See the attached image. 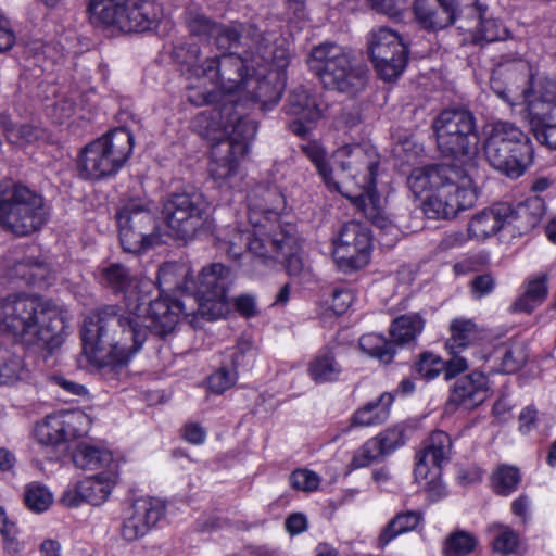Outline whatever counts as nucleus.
<instances>
[{
	"instance_id": "nucleus-1",
	"label": "nucleus",
	"mask_w": 556,
	"mask_h": 556,
	"mask_svg": "<svg viewBox=\"0 0 556 556\" xmlns=\"http://www.w3.org/2000/svg\"><path fill=\"white\" fill-rule=\"evenodd\" d=\"M194 298L160 296L151 301L144 317L139 315L141 304L128 305L124 312L115 305H105L85 318L81 328L84 351L105 365L123 366L141 349L149 333L165 337L172 333L182 315L189 324L199 327L200 315Z\"/></svg>"
},
{
	"instance_id": "nucleus-2",
	"label": "nucleus",
	"mask_w": 556,
	"mask_h": 556,
	"mask_svg": "<svg viewBox=\"0 0 556 556\" xmlns=\"http://www.w3.org/2000/svg\"><path fill=\"white\" fill-rule=\"evenodd\" d=\"M248 219L255 227L251 253L264 261H281L290 276H300L305 264L302 248L291 225L280 224L285 198L276 187L258 186L248 197Z\"/></svg>"
},
{
	"instance_id": "nucleus-3",
	"label": "nucleus",
	"mask_w": 556,
	"mask_h": 556,
	"mask_svg": "<svg viewBox=\"0 0 556 556\" xmlns=\"http://www.w3.org/2000/svg\"><path fill=\"white\" fill-rule=\"evenodd\" d=\"M483 149L488 163L509 178L522 176L533 160L530 138L507 121L498 119L485 126Z\"/></svg>"
},
{
	"instance_id": "nucleus-4",
	"label": "nucleus",
	"mask_w": 556,
	"mask_h": 556,
	"mask_svg": "<svg viewBox=\"0 0 556 556\" xmlns=\"http://www.w3.org/2000/svg\"><path fill=\"white\" fill-rule=\"evenodd\" d=\"M308 66L325 88L355 97L369 81L366 65L355 62L351 53L334 43H323L309 53Z\"/></svg>"
},
{
	"instance_id": "nucleus-5",
	"label": "nucleus",
	"mask_w": 556,
	"mask_h": 556,
	"mask_svg": "<svg viewBox=\"0 0 556 556\" xmlns=\"http://www.w3.org/2000/svg\"><path fill=\"white\" fill-rule=\"evenodd\" d=\"M49 213L41 194L18 182H0V229L14 237L40 230Z\"/></svg>"
},
{
	"instance_id": "nucleus-6",
	"label": "nucleus",
	"mask_w": 556,
	"mask_h": 556,
	"mask_svg": "<svg viewBox=\"0 0 556 556\" xmlns=\"http://www.w3.org/2000/svg\"><path fill=\"white\" fill-rule=\"evenodd\" d=\"M134 136L126 128H116L84 148L78 161L79 176L100 180L115 175L128 160Z\"/></svg>"
},
{
	"instance_id": "nucleus-7",
	"label": "nucleus",
	"mask_w": 556,
	"mask_h": 556,
	"mask_svg": "<svg viewBox=\"0 0 556 556\" xmlns=\"http://www.w3.org/2000/svg\"><path fill=\"white\" fill-rule=\"evenodd\" d=\"M163 215L170 235L187 242L208 228L211 203L203 192L192 188L169 194Z\"/></svg>"
},
{
	"instance_id": "nucleus-8",
	"label": "nucleus",
	"mask_w": 556,
	"mask_h": 556,
	"mask_svg": "<svg viewBox=\"0 0 556 556\" xmlns=\"http://www.w3.org/2000/svg\"><path fill=\"white\" fill-rule=\"evenodd\" d=\"M437 146L444 156L460 160L475 154L479 142L477 121L465 108L443 110L432 123Z\"/></svg>"
},
{
	"instance_id": "nucleus-9",
	"label": "nucleus",
	"mask_w": 556,
	"mask_h": 556,
	"mask_svg": "<svg viewBox=\"0 0 556 556\" xmlns=\"http://www.w3.org/2000/svg\"><path fill=\"white\" fill-rule=\"evenodd\" d=\"M116 219L119 241L124 251L140 253L159 243L156 219L148 201L128 200L118 210Z\"/></svg>"
},
{
	"instance_id": "nucleus-10",
	"label": "nucleus",
	"mask_w": 556,
	"mask_h": 556,
	"mask_svg": "<svg viewBox=\"0 0 556 556\" xmlns=\"http://www.w3.org/2000/svg\"><path fill=\"white\" fill-rule=\"evenodd\" d=\"M232 281L231 270L214 263L199 273L197 281L191 280V292L185 294L194 298V308L201 318L214 320L227 312V291Z\"/></svg>"
},
{
	"instance_id": "nucleus-11",
	"label": "nucleus",
	"mask_w": 556,
	"mask_h": 556,
	"mask_svg": "<svg viewBox=\"0 0 556 556\" xmlns=\"http://www.w3.org/2000/svg\"><path fill=\"white\" fill-rule=\"evenodd\" d=\"M457 178L442 181L424 202V212L429 218L450 219L462 211L471 207L477 199L472 180L467 172L453 165Z\"/></svg>"
},
{
	"instance_id": "nucleus-12",
	"label": "nucleus",
	"mask_w": 556,
	"mask_h": 556,
	"mask_svg": "<svg viewBox=\"0 0 556 556\" xmlns=\"http://www.w3.org/2000/svg\"><path fill=\"white\" fill-rule=\"evenodd\" d=\"M251 52L244 55L236 53L222 54L206 59L199 67L198 75L206 77L223 92L222 96L237 99V92H243L245 81L251 73Z\"/></svg>"
},
{
	"instance_id": "nucleus-13",
	"label": "nucleus",
	"mask_w": 556,
	"mask_h": 556,
	"mask_svg": "<svg viewBox=\"0 0 556 556\" xmlns=\"http://www.w3.org/2000/svg\"><path fill=\"white\" fill-rule=\"evenodd\" d=\"M368 51L380 77L387 81L396 79L408 60V49L396 31L380 27L368 40Z\"/></svg>"
},
{
	"instance_id": "nucleus-14",
	"label": "nucleus",
	"mask_w": 556,
	"mask_h": 556,
	"mask_svg": "<svg viewBox=\"0 0 556 556\" xmlns=\"http://www.w3.org/2000/svg\"><path fill=\"white\" fill-rule=\"evenodd\" d=\"M478 0H416L414 12L422 28L438 30L458 22V29L469 26L464 22L471 13L479 15Z\"/></svg>"
},
{
	"instance_id": "nucleus-15",
	"label": "nucleus",
	"mask_w": 556,
	"mask_h": 556,
	"mask_svg": "<svg viewBox=\"0 0 556 556\" xmlns=\"http://www.w3.org/2000/svg\"><path fill=\"white\" fill-rule=\"evenodd\" d=\"M23 343L53 352L65 341L67 325L61 308L41 296Z\"/></svg>"
},
{
	"instance_id": "nucleus-16",
	"label": "nucleus",
	"mask_w": 556,
	"mask_h": 556,
	"mask_svg": "<svg viewBox=\"0 0 556 556\" xmlns=\"http://www.w3.org/2000/svg\"><path fill=\"white\" fill-rule=\"evenodd\" d=\"M334 156L345 178L354 180L361 189L362 192L356 198L376 188L379 154L374 147L346 144L338 149Z\"/></svg>"
},
{
	"instance_id": "nucleus-17",
	"label": "nucleus",
	"mask_w": 556,
	"mask_h": 556,
	"mask_svg": "<svg viewBox=\"0 0 556 556\" xmlns=\"http://www.w3.org/2000/svg\"><path fill=\"white\" fill-rule=\"evenodd\" d=\"M371 236L366 226L358 222L342 225L333 240V257L343 267L358 269L369 262Z\"/></svg>"
},
{
	"instance_id": "nucleus-18",
	"label": "nucleus",
	"mask_w": 556,
	"mask_h": 556,
	"mask_svg": "<svg viewBox=\"0 0 556 556\" xmlns=\"http://www.w3.org/2000/svg\"><path fill=\"white\" fill-rule=\"evenodd\" d=\"M41 296L12 293L0 300V331L23 342Z\"/></svg>"
},
{
	"instance_id": "nucleus-19",
	"label": "nucleus",
	"mask_w": 556,
	"mask_h": 556,
	"mask_svg": "<svg viewBox=\"0 0 556 556\" xmlns=\"http://www.w3.org/2000/svg\"><path fill=\"white\" fill-rule=\"evenodd\" d=\"M218 119L216 124L223 129L225 138L218 142H228L232 147L243 146L244 154L249 150V143L254 138L257 126L245 116V108L240 99L225 98L217 110Z\"/></svg>"
},
{
	"instance_id": "nucleus-20",
	"label": "nucleus",
	"mask_w": 556,
	"mask_h": 556,
	"mask_svg": "<svg viewBox=\"0 0 556 556\" xmlns=\"http://www.w3.org/2000/svg\"><path fill=\"white\" fill-rule=\"evenodd\" d=\"M285 112L295 117L288 124V129L301 138L306 137L323 116L316 96L303 86L289 93Z\"/></svg>"
},
{
	"instance_id": "nucleus-21",
	"label": "nucleus",
	"mask_w": 556,
	"mask_h": 556,
	"mask_svg": "<svg viewBox=\"0 0 556 556\" xmlns=\"http://www.w3.org/2000/svg\"><path fill=\"white\" fill-rule=\"evenodd\" d=\"M164 505L155 498L141 497L136 500L129 516L124 520L121 535L128 542L143 536L164 515Z\"/></svg>"
},
{
	"instance_id": "nucleus-22",
	"label": "nucleus",
	"mask_w": 556,
	"mask_h": 556,
	"mask_svg": "<svg viewBox=\"0 0 556 556\" xmlns=\"http://www.w3.org/2000/svg\"><path fill=\"white\" fill-rule=\"evenodd\" d=\"M451 454V437L441 430L433 431L425 441L422 451L416 455V479H428L430 469L438 476L443 464L450 460Z\"/></svg>"
},
{
	"instance_id": "nucleus-23",
	"label": "nucleus",
	"mask_w": 556,
	"mask_h": 556,
	"mask_svg": "<svg viewBox=\"0 0 556 556\" xmlns=\"http://www.w3.org/2000/svg\"><path fill=\"white\" fill-rule=\"evenodd\" d=\"M116 483L114 472H101L81 480L74 491H67L62 497V503L67 507H77L81 502L93 506L103 504Z\"/></svg>"
},
{
	"instance_id": "nucleus-24",
	"label": "nucleus",
	"mask_w": 556,
	"mask_h": 556,
	"mask_svg": "<svg viewBox=\"0 0 556 556\" xmlns=\"http://www.w3.org/2000/svg\"><path fill=\"white\" fill-rule=\"evenodd\" d=\"M161 14L162 9L155 2L141 0L130 5L127 2L111 25L126 34L142 33L155 27Z\"/></svg>"
},
{
	"instance_id": "nucleus-25",
	"label": "nucleus",
	"mask_w": 556,
	"mask_h": 556,
	"mask_svg": "<svg viewBox=\"0 0 556 556\" xmlns=\"http://www.w3.org/2000/svg\"><path fill=\"white\" fill-rule=\"evenodd\" d=\"M252 73L245 81L243 92L245 97L260 102L267 109L276 105L282 96V84L278 81V74L251 65Z\"/></svg>"
},
{
	"instance_id": "nucleus-26",
	"label": "nucleus",
	"mask_w": 556,
	"mask_h": 556,
	"mask_svg": "<svg viewBox=\"0 0 556 556\" xmlns=\"http://www.w3.org/2000/svg\"><path fill=\"white\" fill-rule=\"evenodd\" d=\"M488 381V377L480 371L458 378L451 389L448 405L467 409L477 407L486 397Z\"/></svg>"
},
{
	"instance_id": "nucleus-27",
	"label": "nucleus",
	"mask_w": 556,
	"mask_h": 556,
	"mask_svg": "<svg viewBox=\"0 0 556 556\" xmlns=\"http://www.w3.org/2000/svg\"><path fill=\"white\" fill-rule=\"evenodd\" d=\"M244 155L243 146L232 147L228 142H215L211 149L210 174L212 178L232 187L231 180L238 174V157Z\"/></svg>"
},
{
	"instance_id": "nucleus-28",
	"label": "nucleus",
	"mask_w": 556,
	"mask_h": 556,
	"mask_svg": "<svg viewBox=\"0 0 556 556\" xmlns=\"http://www.w3.org/2000/svg\"><path fill=\"white\" fill-rule=\"evenodd\" d=\"M506 217L508 233L513 237L522 236L535 228L545 215V204L540 197H532L517 204L509 205Z\"/></svg>"
},
{
	"instance_id": "nucleus-29",
	"label": "nucleus",
	"mask_w": 556,
	"mask_h": 556,
	"mask_svg": "<svg viewBox=\"0 0 556 556\" xmlns=\"http://www.w3.org/2000/svg\"><path fill=\"white\" fill-rule=\"evenodd\" d=\"M508 203H498L492 207L484 208L477 213L468 224V233L472 239L484 240L500 230H506L507 214H509Z\"/></svg>"
},
{
	"instance_id": "nucleus-30",
	"label": "nucleus",
	"mask_w": 556,
	"mask_h": 556,
	"mask_svg": "<svg viewBox=\"0 0 556 556\" xmlns=\"http://www.w3.org/2000/svg\"><path fill=\"white\" fill-rule=\"evenodd\" d=\"M251 52V63L265 71H273L277 73L283 70L289 64V52L282 46L275 45L265 34L260 30V37L255 40L254 46H249Z\"/></svg>"
},
{
	"instance_id": "nucleus-31",
	"label": "nucleus",
	"mask_w": 556,
	"mask_h": 556,
	"mask_svg": "<svg viewBox=\"0 0 556 556\" xmlns=\"http://www.w3.org/2000/svg\"><path fill=\"white\" fill-rule=\"evenodd\" d=\"M101 283L115 295H123L130 307L139 301L137 282L129 269L122 264L113 263L101 269Z\"/></svg>"
},
{
	"instance_id": "nucleus-32",
	"label": "nucleus",
	"mask_w": 556,
	"mask_h": 556,
	"mask_svg": "<svg viewBox=\"0 0 556 556\" xmlns=\"http://www.w3.org/2000/svg\"><path fill=\"white\" fill-rule=\"evenodd\" d=\"M476 7L479 10V15L477 16L471 13L464 18V22L469 24L464 30L471 33L472 43L484 46L490 42L505 40L508 37V30L498 21L484 17L486 12L485 5L478 1Z\"/></svg>"
},
{
	"instance_id": "nucleus-33",
	"label": "nucleus",
	"mask_w": 556,
	"mask_h": 556,
	"mask_svg": "<svg viewBox=\"0 0 556 556\" xmlns=\"http://www.w3.org/2000/svg\"><path fill=\"white\" fill-rule=\"evenodd\" d=\"M455 178L457 174L453 170V164L430 165L413 169L407 178V186L416 197H419L428 190L432 193L442 181Z\"/></svg>"
},
{
	"instance_id": "nucleus-34",
	"label": "nucleus",
	"mask_w": 556,
	"mask_h": 556,
	"mask_svg": "<svg viewBox=\"0 0 556 556\" xmlns=\"http://www.w3.org/2000/svg\"><path fill=\"white\" fill-rule=\"evenodd\" d=\"M260 37V29L253 23L231 22L229 25L218 24V29L214 33V41L219 49L228 50L236 46H254Z\"/></svg>"
},
{
	"instance_id": "nucleus-35",
	"label": "nucleus",
	"mask_w": 556,
	"mask_h": 556,
	"mask_svg": "<svg viewBox=\"0 0 556 556\" xmlns=\"http://www.w3.org/2000/svg\"><path fill=\"white\" fill-rule=\"evenodd\" d=\"M530 127L535 139L556 150V113L549 103L532 105L529 111Z\"/></svg>"
},
{
	"instance_id": "nucleus-36",
	"label": "nucleus",
	"mask_w": 556,
	"mask_h": 556,
	"mask_svg": "<svg viewBox=\"0 0 556 556\" xmlns=\"http://www.w3.org/2000/svg\"><path fill=\"white\" fill-rule=\"evenodd\" d=\"M189 268L184 263L167 262L160 266L157 271V283L162 292L184 291L191 292V280H189Z\"/></svg>"
},
{
	"instance_id": "nucleus-37",
	"label": "nucleus",
	"mask_w": 556,
	"mask_h": 556,
	"mask_svg": "<svg viewBox=\"0 0 556 556\" xmlns=\"http://www.w3.org/2000/svg\"><path fill=\"white\" fill-rule=\"evenodd\" d=\"M425 327L424 318L418 314H404L391 323L389 333L394 345L415 344Z\"/></svg>"
},
{
	"instance_id": "nucleus-38",
	"label": "nucleus",
	"mask_w": 556,
	"mask_h": 556,
	"mask_svg": "<svg viewBox=\"0 0 556 556\" xmlns=\"http://www.w3.org/2000/svg\"><path fill=\"white\" fill-rule=\"evenodd\" d=\"M451 337L445 348L451 353L464 352L480 337V330L472 319L455 318L450 325Z\"/></svg>"
},
{
	"instance_id": "nucleus-39",
	"label": "nucleus",
	"mask_w": 556,
	"mask_h": 556,
	"mask_svg": "<svg viewBox=\"0 0 556 556\" xmlns=\"http://www.w3.org/2000/svg\"><path fill=\"white\" fill-rule=\"evenodd\" d=\"M422 513L408 510L399 513L393 517L380 532L377 539V546L383 549L393 539L408 531H413L422 521Z\"/></svg>"
},
{
	"instance_id": "nucleus-40",
	"label": "nucleus",
	"mask_w": 556,
	"mask_h": 556,
	"mask_svg": "<svg viewBox=\"0 0 556 556\" xmlns=\"http://www.w3.org/2000/svg\"><path fill=\"white\" fill-rule=\"evenodd\" d=\"M393 402L391 393H382L376 401L369 402L355 412L352 417L354 426H372L384 422Z\"/></svg>"
},
{
	"instance_id": "nucleus-41",
	"label": "nucleus",
	"mask_w": 556,
	"mask_h": 556,
	"mask_svg": "<svg viewBox=\"0 0 556 556\" xmlns=\"http://www.w3.org/2000/svg\"><path fill=\"white\" fill-rule=\"evenodd\" d=\"M48 274V265L34 257H24L14 262L7 268V276L11 280L22 281L25 285H36L43 281Z\"/></svg>"
},
{
	"instance_id": "nucleus-42",
	"label": "nucleus",
	"mask_w": 556,
	"mask_h": 556,
	"mask_svg": "<svg viewBox=\"0 0 556 556\" xmlns=\"http://www.w3.org/2000/svg\"><path fill=\"white\" fill-rule=\"evenodd\" d=\"M36 440L46 446H56L66 441V422L60 415H48L34 431Z\"/></svg>"
},
{
	"instance_id": "nucleus-43",
	"label": "nucleus",
	"mask_w": 556,
	"mask_h": 556,
	"mask_svg": "<svg viewBox=\"0 0 556 556\" xmlns=\"http://www.w3.org/2000/svg\"><path fill=\"white\" fill-rule=\"evenodd\" d=\"M307 371L316 383H324L337 380L341 366L332 351L324 350L309 362Z\"/></svg>"
},
{
	"instance_id": "nucleus-44",
	"label": "nucleus",
	"mask_w": 556,
	"mask_h": 556,
	"mask_svg": "<svg viewBox=\"0 0 556 556\" xmlns=\"http://www.w3.org/2000/svg\"><path fill=\"white\" fill-rule=\"evenodd\" d=\"M26 374L23 357L14 346L0 345V384H11Z\"/></svg>"
},
{
	"instance_id": "nucleus-45",
	"label": "nucleus",
	"mask_w": 556,
	"mask_h": 556,
	"mask_svg": "<svg viewBox=\"0 0 556 556\" xmlns=\"http://www.w3.org/2000/svg\"><path fill=\"white\" fill-rule=\"evenodd\" d=\"M76 467L84 470H98L113 463V455L106 450L92 445H79L73 454Z\"/></svg>"
},
{
	"instance_id": "nucleus-46",
	"label": "nucleus",
	"mask_w": 556,
	"mask_h": 556,
	"mask_svg": "<svg viewBox=\"0 0 556 556\" xmlns=\"http://www.w3.org/2000/svg\"><path fill=\"white\" fill-rule=\"evenodd\" d=\"M253 228H255L253 226ZM256 232V229H254ZM255 237L248 232L237 230L236 228L229 229L226 233L219 232L215 236V245L225 252L231 258H238L242 255L245 248H249L250 241ZM251 252V250H249Z\"/></svg>"
},
{
	"instance_id": "nucleus-47",
	"label": "nucleus",
	"mask_w": 556,
	"mask_h": 556,
	"mask_svg": "<svg viewBox=\"0 0 556 556\" xmlns=\"http://www.w3.org/2000/svg\"><path fill=\"white\" fill-rule=\"evenodd\" d=\"M185 23L189 33L200 39L213 38L214 33L218 29V23L206 16L200 8L193 4L185 11Z\"/></svg>"
},
{
	"instance_id": "nucleus-48",
	"label": "nucleus",
	"mask_w": 556,
	"mask_h": 556,
	"mask_svg": "<svg viewBox=\"0 0 556 556\" xmlns=\"http://www.w3.org/2000/svg\"><path fill=\"white\" fill-rule=\"evenodd\" d=\"M547 293L545 276L529 280L525 293L514 303V308L518 312L530 313L546 299Z\"/></svg>"
},
{
	"instance_id": "nucleus-49",
	"label": "nucleus",
	"mask_w": 556,
	"mask_h": 556,
	"mask_svg": "<svg viewBox=\"0 0 556 556\" xmlns=\"http://www.w3.org/2000/svg\"><path fill=\"white\" fill-rule=\"evenodd\" d=\"M358 343L362 351L384 364L391 363L394 357L395 349L392 339L387 340L383 336L367 333L359 338Z\"/></svg>"
},
{
	"instance_id": "nucleus-50",
	"label": "nucleus",
	"mask_w": 556,
	"mask_h": 556,
	"mask_svg": "<svg viewBox=\"0 0 556 556\" xmlns=\"http://www.w3.org/2000/svg\"><path fill=\"white\" fill-rule=\"evenodd\" d=\"M301 150L316 166L326 185L333 186L336 190L340 191L339 185L332 180L331 169L326 162V151L316 141L302 144Z\"/></svg>"
},
{
	"instance_id": "nucleus-51",
	"label": "nucleus",
	"mask_w": 556,
	"mask_h": 556,
	"mask_svg": "<svg viewBox=\"0 0 556 556\" xmlns=\"http://www.w3.org/2000/svg\"><path fill=\"white\" fill-rule=\"evenodd\" d=\"M128 0H90L88 10L99 22L111 25Z\"/></svg>"
},
{
	"instance_id": "nucleus-52",
	"label": "nucleus",
	"mask_w": 556,
	"mask_h": 556,
	"mask_svg": "<svg viewBox=\"0 0 556 556\" xmlns=\"http://www.w3.org/2000/svg\"><path fill=\"white\" fill-rule=\"evenodd\" d=\"M24 501L30 510L35 513H42L50 507L53 502V497L46 486L37 483H30L25 489Z\"/></svg>"
},
{
	"instance_id": "nucleus-53",
	"label": "nucleus",
	"mask_w": 556,
	"mask_h": 556,
	"mask_svg": "<svg viewBox=\"0 0 556 556\" xmlns=\"http://www.w3.org/2000/svg\"><path fill=\"white\" fill-rule=\"evenodd\" d=\"M225 98L226 97L222 96L219 92L202 90L199 87H190L187 93L188 101L195 106L214 104V108L211 110V116L216 121L218 119L217 110L220 108V104Z\"/></svg>"
},
{
	"instance_id": "nucleus-54",
	"label": "nucleus",
	"mask_w": 556,
	"mask_h": 556,
	"mask_svg": "<svg viewBox=\"0 0 556 556\" xmlns=\"http://www.w3.org/2000/svg\"><path fill=\"white\" fill-rule=\"evenodd\" d=\"M520 472L517 467L503 465L494 473V486L496 493L507 495L513 492L520 482Z\"/></svg>"
},
{
	"instance_id": "nucleus-55",
	"label": "nucleus",
	"mask_w": 556,
	"mask_h": 556,
	"mask_svg": "<svg viewBox=\"0 0 556 556\" xmlns=\"http://www.w3.org/2000/svg\"><path fill=\"white\" fill-rule=\"evenodd\" d=\"M5 136L13 144L31 143L43 137L42 129L29 125L22 124L20 126L5 127Z\"/></svg>"
},
{
	"instance_id": "nucleus-56",
	"label": "nucleus",
	"mask_w": 556,
	"mask_h": 556,
	"mask_svg": "<svg viewBox=\"0 0 556 556\" xmlns=\"http://www.w3.org/2000/svg\"><path fill=\"white\" fill-rule=\"evenodd\" d=\"M476 539L464 531L455 532L446 540V556H466L473 551Z\"/></svg>"
},
{
	"instance_id": "nucleus-57",
	"label": "nucleus",
	"mask_w": 556,
	"mask_h": 556,
	"mask_svg": "<svg viewBox=\"0 0 556 556\" xmlns=\"http://www.w3.org/2000/svg\"><path fill=\"white\" fill-rule=\"evenodd\" d=\"M291 486L296 491L313 492L320 484V477L308 469H296L289 476Z\"/></svg>"
},
{
	"instance_id": "nucleus-58",
	"label": "nucleus",
	"mask_w": 556,
	"mask_h": 556,
	"mask_svg": "<svg viewBox=\"0 0 556 556\" xmlns=\"http://www.w3.org/2000/svg\"><path fill=\"white\" fill-rule=\"evenodd\" d=\"M416 371L426 380L434 379L442 372L443 359L432 353H422L415 365Z\"/></svg>"
},
{
	"instance_id": "nucleus-59",
	"label": "nucleus",
	"mask_w": 556,
	"mask_h": 556,
	"mask_svg": "<svg viewBox=\"0 0 556 556\" xmlns=\"http://www.w3.org/2000/svg\"><path fill=\"white\" fill-rule=\"evenodd\" d=\"M528 354L521 344L505 350L502 356V370L506 374L517 371L527 361Z\"/></svg>"
},
{
	"instance_id": "nucleus-60",
	"label": "nucleus",
	"mask_w": 556,
	"mask_h": 556,
	"mask_svg": "<svg viewBox=\"0 0 556 556\" xmlns=\"http://www.w3.org/2000/svg\"><path fill=\"white\" fill-rule=\"evenodd\" d=\"M0 532L5 542V549L11 554L17 553L20 551V543L16 538L18 530L7 516L3 507H0Z\"/></svg>"
},
{
	"instance_id": "nucleus-61",
	"label": "nucleus",
	"mask_w": 556,
	"mask_h": 556,
	"mask_svg": "<svg viewBox=\"0 0 556 556\" xmlns=\"http://www.w3.org/2000/svg\"><path fill=\"white\" fill-rule=\"evenodd\" d=\"M381 453L378 443L374 439L368 440L354 455L351 465L354 468H363L369 466L372 462L377 460Z\"/></svg>"
},
{
	"instance_id": "nucleus-62",
	"label": "nucleus",
	"mask_w": 556,
	"mask_h": 556,
	"mask_svg": "<svg viewBox=\"0 0 556 556\" xmlns=\"http://www.w3.org/2000/svg\"><path fill=\"white\" fill-rule=\"evenodd\" d=\"M237 379L235 371L220 367L208 378V388L212 392L220 394L231 388Z\"/></svg>"
},
{
	"instance_id": "nucleus-63",
	"label": "nucleus",
	"mask_w": 556,
	"mask_h": 556,
	"mask_svg": "<svg viewBox=\"0 0 556 556\" xmlns=\"http://www.w3.org/2000/svg\"><path fill=\"white\" fill-rule=\"evenodd\" d=\"M463 352H456L451 353L450 358L446 361H443V369L442 372L444 374L445 380H451L455 377H457L459 374L465 372L469 368V362L468 358L464 355H462Z\"/></svg>"
},
{
	"instance_id": "nucleus-64",
	"label": "nucleus",
	"mask_w": 556,
	"mask_h": 556,
	"mask_svg": "<svg viewBox=\"0 0 556 556\" xmlns=\"http://www.w3.org/2000/svg\"><path fill=\"white\" fill-rule=\"evenodd\" d=\"M495 287L496 280L489 273L475 276L469 283L471 295L477 300L491 294Z\"/></svg>"
}]
</instances>
